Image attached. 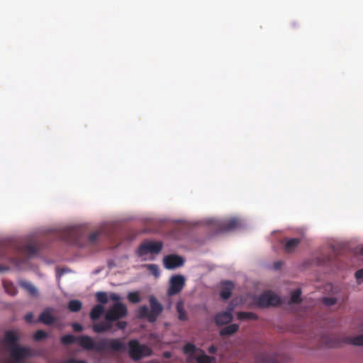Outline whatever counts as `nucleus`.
Returning a JSON list of instances; mask_svg holds the SVG:
<instances>
[{"mask_svg":"<svg viewBox=\"0 0 363 363\" xmlns=\"http://www.w3.org/2000/svg\"><path fill=\"white\" fill-rule=\"evenodd\" d=\"M19 336L16 330H9L4 333L0 343L10 352L11 359L9 362L2 363H23L25 359L32 356V350L29 347L18 345Z\"/></svg>","mask_w":363,"mask_h":363,"instance_id":"obj_1","label":"nucleus"},{"mask_svg":"<svg viewBox=\"0 0 363 363\" xmlns=\"http://www.w3.org/2000/svg\"><path fill=\"white\" fill-rule=\"evenodd\" d=\"M79 345L86 350H95L96 352H103L110 350L113 352H120L125 350V345L119 339L116 338H104L94 342L93 339L88 335H82L78 337Z\"/></svg>","mask_w":363,"mask_h":363,"instance_id":"obj_2","label":"nucleus"},{"mask_svg":"<svg viewBox=\"0 0 363 363\" xmlns=\"http://www.w3.org/2000/svg\"><path fill=\"white\" fill-rule=\"evenodd\" d=\"M150 309L147 306H141L138 310V316L145 318L150 323H155L163 312V306L154 296H149Z\"/></svg>","mask_w":363,"mask_h":363,"instance_id":"obj_3","label":"nucleus"},{"mask_svg":"<svg viewBox=\"0 0 363 363\" xmlns=\"http://www.w3.org/2000/svg\"><path fill=\"white\" fill-rule=\"evenodd\" d=\"M127 314L128 310L125 305L122 303H116L107 311L105 318L107 320H111L113 323L116 321L115 325L117 329L124 330L127 326V323L119 320L125 318Z\"/></svg>","mask_w":363,"mask_h":363,"instance_id":"obj_4","label":"nucleus"},{"mask_svg":"<svg viewBox=\"0 0 363 363\" xmlns=\"http://www.w3.org/2000/svg\"><path fill=\"white\" fill-rule=\"evenodd\" d=\"M128 346L129 356L134 361L140 360L152 354V350L150 347L140 344L136 339L130 340Z\"/></svg>","mask_w":363,"mask_h":363,"instance_id":"obj_5","label":"nucleus"},{"mask_svg":"<svg viewBox=\"0 0 363 363\" xmlns=\"http://www.w3.org/2000/svg\"><path fill=\"white\" fill-rule=\"evenodd\" d=\"M342 343L363 346V335H359L354 337H345L342 339L333 336L325 342L326 346L329 347H340Z\"/></svg>","mask_w":363,"mask_h":363,"instance_id":"obj_6","label":"nucleus"},{"mask_svg":"<svg viewBox=\"0 0 363 363\" xmlns=\"http://www.w3.org/2000/svg\"><path fill=\"white\" fill-rule=\"evenodd\" d=\"M281 303L280 298L272 291H265L256 298V304L261 308L277 306Z\"/></svg>","mask_w":363,"mask_h":363,"instance_id":"obj_7","label":"nucleus"},{"mask_svg":"<svg viewBox=\"0 0 363 363\" xmlns=\"http://www.w3.org/2000/svg\"><path fill=\"white\" fill-rule=\"evenodd\" d=\"M162 249V242L145 241L139 246L137 253L139 257H143L149 253L157 255L161 252Z\"/></svg>","mask_w":363,"mask_h":363,"instance_id":"obj_8","label":"nucleus"},{"mask_svg":"<svg viewBox=\"0 0 363 363\" xmlns=\"http://www.w3.org/2000/svg\"><path fill=\"white\" fill-rule=\"evenodd\" d=\"M185 277L181 274H176L171 277L169 286L167 291L169 296L178 294L185 286Z\"/></svg>","mask_w":363,"mask_h":363,"instance_id":"obj_9","label":"nucleus"},{"mask_svg":"<svg viewBox=\"0 0 363 363\" xmlns=\"http://www.w3.org/2000/svg\"><path fill=\"white\" fill-rule=\"evenodd\" d=\"M184 259L177 255H167L163 259V263L165 268L172 269L179 267L184 264Z\"/></svg>","mask_w":363,"mask_h":363,"instance_id":"obj_10","label":"nucleus"},{"mask_svg":"<svg viewBox=\"0 0 363 363\" xmlns=\"http://www.w3.org/2000/svg\"><path fill=\"white\" fill-rule=\"evenodd\" d=\"M232 308L228 311L218 313L215 316V323L217 325H223L230 323L233 320Z\"/></svg>","mask_w":363,"mask_h":363,"instance_id":"obj_11","label":"nucleus"},{"mask_svg":"<svg viewBox=\"0 0 363 363\" xmlns=\"http://www.w3.org/2000/svg\"><path fill=\"white\" fill-rule=\"evenodd\" d=\"M113 327V323L111 320H107L105 318L104 321L94 324L93 325V330L96 333H102L111 330Z\"/></svg>","mask_w":363,"mask_h":363,"instance_id":"obj_12","label":"nucleus"},{"mask_svg":"<svg viewBox=\"0 0 363 363\" xmlns=\"http://www.w3.org/2000/svg\"><path fill=\"white\" fill-rule=\"evenodd\" d=\"M234 289V284L230 281H225L222 284V289L220 292V296L223 300L228 299L232 294Z\"/></svg>","mask_w":363,"mask_h":363,"instance_id":"obj_13","label":"nucleus"},{"mask_svg":"<svg viewBox=\"0 0 363 363\" xmlns=\"http://www.w3.org/2000/svg\"><path fill=\"white\" fill-rule=\"evenodd\" d=\"M52 308H46L40 314L38 320L45 325H52L55 321V318L52 315Z\"/></svg>","mask_w":363,"mask_h":363,"instance_id":"obj_14","label":"nucleus"},{"mask_svg":"<svg viewBox=\"0 0 363 363\" xmlns=\"http://www.w3.org/2000/svg\"><path fill=\"white\" fill-rule=\"evenodd\" d=\"M66 241L72 244L77 245L79 239V230L77 228H72L66 232Z\"/></svg>","mask_w":363,"mask_h":363,"instance_id":"obj_15","label":"nucleus"},{"mask_svg":"<svg viewBox=\"0 0 363 363\" xmlns=\"http://www.w3.org/2000/svg\"><path fill=\"white\" fill-rule=\"evenodd\" d=\"M240 222L236 218H231L223 222L220 224V229L222 231H230L237 229L240 226Z\"/></svg>","mask_w":363,"mask_h":363,"instance_id":"obj_16","label":"nucleus"},{"mask_svg":"<svg viewBox=\"0 0 363 363\" xmlns=\"http://www.w3.org/2000/svg\"><path fill=\"white\" fill-rule=\"evenodd\" d=\"M301 243L300 238H291L288 240L284 245V250L286 252H294Z\"/></svg>","mask_w":363,"mask_h":363,"instance_id":"obj_17","label":"nucleus"},{"mask_svg":"<svg viewBox=\"0 0 363 363\" xmlns=\"http://www.w3.org/2000/svg\"><path fill=\"white\" fill-rule=\"evenodd\" d=\"M21 252L27 255L28 258H30L37 253L38 248L35 245L29 243L22 246Z\"/></svg>","mask_w":363,"mask_h":363,"instance_id":"obj_18","label":"nucleus"},{"mask_svg":"<svg viewBox=\"0 0 363 363\" xmlns=\"http://www.w3.org/2000/svg\"><path fill=\"white\" fill-rule=\"evenodd\" d=\"M239 329V325L238 324L233 323L223 328L220 330V336H228L235 334Z\"/></svg>","mask_w":363,"mask_h":363,"instance_id":"obj_19","label":"nucleus"},{"mask_svg":"<svg viewBox=\"0 0 363 363\" xmlns=\"http://www.w3.org/2000/svg\"><path fill=\"white\" fill-rule=\"evenodd\" d=\"M20 286L24 289L31 296L38 295V289L31 283L26 281H20Z\"/></svg>","mask_w":363,"mask_h":363,"instance_id":"obj_20","label":"nucleus"},{"mask_svg":"<svg viewBox=\"0 0 363 363\" xmlns=\"http://www.w3.org/2000/svg\"><path fill=\"white\" fill-rule=\"evenodd\" d=\"M177 312L178 313V318L180 320H186L188 319L187 314L184 309V304L183 301H180L177 302L176 306Z\"/></svg>","mask_w":363,"mask_h":363,"instance_id":"obj_21","label":"nucleus"},{"mask_svg":"<svg viewBox=\"0 0 363 363\" xmlns=\"http://www.w3.org/2000/svg\"><path fill=\"white\" fill-rule=\"evenodd\" d=\"M256 363H277L276 357L262 354L257 357Z\"/></svg>","mask_w":363,"mask_h":363,"instance_id":"obj_22","label":"nucleus"},{"mask_svg":"<svg viewBox=\"0 0 363 363\" xmlns=\"http://www.w3.org/2000/svg\"><path fill=\"white\" fill-rule=\"evenodd\" d=\"M104 308L102 305L95 306L91 311L90 317L93 320H97L103 314Z\"/></svg>","mask_w":363,"mask_h":363,"instance_id":"obj_23","label":"nucleus"},{"mask_svg":"<svg viewBox=\"0 0 363 363\" xmlns=\"http://www.w3.org/2000/svg\"><path fill=\"white\" fill-rule=\"evenodd\" d=\"M61 343L64 345H69L78 342V337L68 334L61 337Z\"/></svg>","mask_w":363,"mask_h":363,"instance_id":"obj_24","label":"nucleus"},{"mask_svg":"<svg viewBox=\"0 0 363 363\" xmlns=\"http://www.w3.org/2000/svg\"><path fill=\"white\" fill-rule=\"evenodd\" d=\"M237 318L239 320H257L258 316L252 312H239L237 314Z\"/></svg>","mask_w":363,"mask_h":363,"instance_id":"obj_25","label":"nucleus"},{"mask_svg":"<svg viewBox=\"0 0 363 363\" xmlns=\"http://www.w3.org/2000/svg\"><path fill=\"white\" fill-rule=\"evenodd\" d=\"M82 307V302L79 300H71L68 303V309L71 312H78Z\"/></svg>","mask_w":363,"mask_h":363,"instance_id":"obj_26","label":"nucleus"},{"mask_svg":"<svg viewBox=\"0 0 363 363\" xmlns=\"http://www.w3.org/2000/svg\"><path fill=\"white\" fill-rule=\"evenodd\" d=\"M301 291L300 289L293 291L291 294L290 303L295 304L300 303L301 302Z\"/></svg>","mask_w":363,"mask_h":363,"instance_id":"obj_27","label":"nucleus"},{"mask_svg":"<svg viewBox=\"0 0 363 363\" xmlns=\"http://www.w3.org/2000/svg\"><path fill=\"white\" fill-rule=\"evenodd\" d=\"M4 287L7 294L14 296L17 293V289L13 283L4 281Z\"/></svg>","mask_w":363,"mask_h":363,"instance_id":"obj_28","label":"nucleus"},{"mask_svg":"<svg viewBox=\"0 0 363 363\" xmlns=\"http://www.w3.org/2000/svg\"><path fill=\"white\" fill-rule=\"evenodd\" d=\"M196 360L198 363H211L213 358L208 356L203 352L202 354L196 357Z\"/></svg>","mask_w":363,"mask_h":363,"instance_id":"obj_29","label":"nucleus"},{"mask_svg":"<svg viewBox=\"0 0 363 363\" xmlns=\"http://www.w3.org/2000/svg\"><path fill=\"white\" fill-rule=\"evenodd\" d=\"M48 333L43 330H38L33 334V339L35 341H40L48 337Z\"/></svg>","mask_w":363,"mask_h":363,"instance_id":"obj_30","label":"nucleus"},{"mask_svg":"<svg viewBox=\"0 0 363 363\" xmlns=\"http://www.w3.org/2000/svg\"><path fill=\"white\" fill-rule=\"evenodd\" d=\"M128 299L133 303H138L140 301V298L138 292H130L128 294Z\"/></svg>","mask_w":363,"mask_h":363,"instance_id":"obj_31","label":"nucleus"},{"mask_svg":"<svg viewBox=\"0 0 363 363\" xmlns=\"http://www.w3.org/2000/svg\"><path fill=\"white\" fill-rule=\"evenodd\" d=\"M96 298L97 301L102 304H106L108 302V296L105 292H97Z\"/></svg>","mask_w":363,"mask_h":363,"instance_id":"obj_32","label":"nucleus"},{"mask_svg":"<svg viewBox=\"0 0 363 363\" xmlns=\"http://www.w3.org/2000/svg\"><path fill=\"white\" fill-rule=\"evenodd\" d=\"M147 269L150 271L151 274H152L155 277H157L160 276V270L159 267L157 264H150L147 265Z\"/></svg>","mask_w":363,"mask_h":363,"instance_id":"obj_33","label":"nucleus"},{"mask_svg":"<svg viewBox=\"0 0 363 363\" xmlns=\"http://www.w3.org/2000/svg\"><path fill=\"white\" fill-rule=\"evenodd\" d=\"M196 346L192 343H186L184 347L183 351L186 354H191L196 351Z\"/></svg>","mask_w":363,"mask_h":363,"instance_id":"obj_34","label":"nucleus"},{"mask_svg":"<svg viewBox=\"0 0 363 363\" xmlns=\"http://www.w3.org/2000/svg\"><path fill=\"white\" fill-rule=\"evenodd\" d=\"M322 301L325 305L331 306L337 303V298L334 297H324Z\"/></svg>","mask_w":363,"mask_h":363,"instance_id":"obj_35","label":"nucleus"},{"mask_svg":"<svg viewBox=\"0 0 363 363\" xmlns=\"http://www.w3.org/2000/svg\"><path fill=\"white\" fill-rule=\"evenodd\" d=\"M99 237V233L98 232H94L90 234L89 237V240L91 243L94 244L96 242V240H98Z\"/></svg>","mask_w":363,"mask_h":363,"instance_id":"obj_36","label":"nucleus"},{"mask_svg":"<svg viewBox=\"0 0 363 363\" xmlns=\"http://www.w3.org/2000/svg\"><path fill=\"white\" fill-rule=\"evenodd\" d=\"M72 327L75 332H81L83 330L82 325L79 323H73L72 325Z\"/></svg>","mask_w":363,"mask_h":363,"instance_id":"obj_37","label":"nucleus"},{"mask_svg":"<svg viewBox=\"0 0 363 363\" xmlns=\"http://www.w3.org/2000/svg\"><path fill=\"white\" fill-rule=\"evenodd\" d=\"M25 320L27 322V323H33V315L31 312L30 313H28L26 315H25Z\"/></svg>","mask_w":363,"mask_h":363,"instance_id":"obj_38","label":"nucleus"},{"mask_svg":"<svg viewBox=\"0 0 363 363\" xmlns=\"http://www.w3.org/2000/svg\"><path fill=\"white\" fill-rule=\"evenodd\" d=\"M64 363H86L85 360H79L74 358H70L66 360Z\"/></svg>","mask_w":363,"mask_h":363,"instance_id":"obj_39","label":"nucleus"},{"mask_svg":"<svg viewBox=\"0 0 363 363\" xmlns=\"http://www.w3.org/2000/svg\"><path fill=\"white\" fill-rule=\"evenodd\" d=\"M355 277L357 280L363 279V269H361L355 272Z\"/></svg>","mask_w":363,"mask_h":363,"instance_id":"obj_40","label":"nucleus"},{"mask_svg":"<svg viewBox=\"0 0 363 363\" xmlns=\"http://www.w3.org/2000/svg\"><path fill=\"white\" fill-rule=\"evenodd\" d=\"M110 298L112 300V301H118L120 299H121V297L119 295L116 294H111L110 295Z\"/></svg>","mask_w":363,"mask_h":363,"instance_id":"obj_41","label":"nucleus"},{"mask_svg":"<svg viewBox=\"0 0 363 363\" xmlns=\"http://www.w3.org/2000/svg\"><path fill=\"white\" fill-rule=\"evenodd\" d=\"M217 349L214 345H211L208 347V352L211 354L216 353Z\"/></svg>","mask_w":363,"mask_h":363,"instance_id":"obj_42","label":"nucleus"},{"mask_svg":"<svg viewBox=\"0 0 363 363\" xmlns=\"http://www.w3.org/2000/svg\"><path fill=\"white\" fill-rule=\"evenodd\" d=\"M281 262H277L274 264V267L276 269H279L281 267Z\"/></svg>","mask_w":363,"mask_h":363,"instance_id":"obj_43","label":"nucleus"},{"mask_svg":"<svg viewBox=\"0 0 363 363\" xmlns=\"http://www.w3.org/2000/svg\"><path fill=\"white\" fill-rule=\"evenodd\" d=\"M9 267L4 266H0V272L7 271Z\"/></svg>","mask_w":363,"mask_h":363,"instance_id":"obj_44","label":"nucleus"},{"mask_svg":"<svg viewBox=\"0 0 363 363\" xmlns=\"http://www.w3.org/2000/svg\"><path fill=\"white\" fill-rule=\"evenodd\" d=\"M360 253H361V254H363V246H362V247H361V249H360Z\"/></svg>","mask_w":363,"mask_h":363,"instance_id":"obj_45","label":"nucleus"}]
</instances>
